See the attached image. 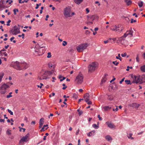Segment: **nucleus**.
<instances>
[{
  "mask_svg": "<svg viewBox=\"0 0 145 145\" xmlns=\"http://www.w3.org/2000/svg\"><path fill=\"white\" fill-rule=\"evenodd\" d=\"M53 71H45L44 72L42 71L39 74L38 79L39 80L46 79L49 78L51 77V75L53 74Z\"/></svg>",
  "mask_w": 145,
  "mask_h": 145,
  "instance_id": "nucleus-1",
  "label": "nucleus"
},
{
  "mask_svg": "<svg viewBox=\"0 0 145 145\" xmlns=\"http://www.w3.org/2000/svg\"><path fill=\"white\" fill-rule=\"evenodd\" d=\"M98 66V63L97 62H93L89 64L88 66V72H91L95 71V69Z\"/></svg>",
  "mask_w": 145,
  "mask_h": 145,
  "instance_id": "nucleus-2",
  "label": "nucleus"
},
{
  "mask_svg": "<svg viewBox=\"0 0 145 145\" xmlns=\"http://www.w3.org/2000/svg\"><path fill=\"white\" fill-rule=\"evenodd\" d=\"M20 27H18L16 26H15L13 27V29H10L9 31V32L13 35H16L20 32Z\"/></svg>",
  "mask_w": 145,
  "mask_h": 145,
  "instance_id": "nucleus-3",
  "label": "nucleus"
},
{
  "mask_svg": "<svg viewBox=\"0 0 145 145\" xmlns=\"http://www.w3.org/2000/svg\"><path fill=\"white\" fill-rule=\"evenodd\" d=\"M10 66L18 70H22V68L20 67V63L18 61L15 62H12Z\"/></svg>",
  "mask_w": 145,
  "mask_h": 145,
  "instance_id": "nucleus-4",
  "label": "nucleus"
},
{
  "mask_svg": "<svg viewBox=\"0 0 145 145\" xmlns=\"http://www.w3.org/2000/svg\"><path fill=\"white\" fill-rule=\"evenodd\" d=\"M88 45L87 43L82 44L76 47V49L79 52H82L86 49Z\"/></svg>",
  "mask_w": 145,
  "mask_h": 145,
  "instance_id": "nucleus-5",
  "label": "nucleus"
},
{
  "mask_svg": "<svg viewBox=\"0 0 145 145\" xmlns=\"http://www.w3.org/2000/svg\"><path fill=\"white\" fill-rule=\"evenodd\" d=\"M126 37L125 36L123 35L121 37L119 38H118V39L117 40V43L125 45L126 43L127 42V41L125 39Z\"/></svg>",
  "mask_w": 145,
  "mask_h": 145,
  "instance_id": "nucleus-6",
  "label": "nucleus"
},
{
  "mask_svg": "<svg viewBox=\"0 0 145 145\" xmlns=\"http://www.w3.org/2000/svg\"><path fill=\"white\" fill-rule=\"evenodd\" d=\"M83 77L82 74L80 73L77 76L76 81L78 84H81L83 81Z\"/></svg>",
  "mask_w": 145,
  "mask_h": 145,
  "instance_id": "nucleus-7",
  "label": "nucleus"
},
{
  "mask_svg": "<svg viewBox=\"0 0 145 145\" xmlns=\"http://www.w3.org/2000/svg\"><path fill=\"white\" fill-rule=\"evenodd\" d=\"M71 10L70 8H66L64 10V14L65 16L66 17L71 16L70 14Z\"/></svg>",
  "mask_w": 145,
  "mask_h": 145,
  "instance_id": "nucleus-8",
  "label": "nucleus"
},
{
  "mask_svg": "<svg viewBox=\"0 0 145 145\" xmlns=\"http://www.w3.org/2000/svg\"><path fill=\"white\" fill-rule=\"evenodd\" d=\"M133 78V80L132 83H135L136 84H140V76L134 75Z\"/></svg>",
  "mask_w": 145,
  "mask_h": 145,
  "instance_id": "nucleus-9",
  "label": "nucleus"
},
{
  "mask_svg": "<svg viewBox=\"0 0 145 145\" xmlns=\"http://www.w3.org/2000/svg\"><path fill=\"white\" fill-rule=\"evenodd\" d=\"M88 20L93 21L95 19H97L98 18V17L96 15H93L91 16H88Z\"/></svg>",
  "mask_w": 145,
  "mask_h": 145,
  "instance_id": "nucleus-10",
  "label": "nucleus"
},
{
  "mask_svg": "<svg viewBox=\"0 0 145 145\" xmlns=\"http://www.w3.org/2000/svg\"><path fill=\"white\" fill-rule=\"evenodd\" d=\"M133 31L132 30V29L131 28L129 30L127 31L126 33H125L124 35V36H125L126 37L128 35H130L131 36H133Z\"/></svg>",
  "mask_w": 145,
  "mask_h": 145,
  "instance_id": "nucleus-11",
  "label": "nucleus"
},
{
  "mask_svg": "<svg viewBox=\"0 0 145 145\" xmlns=\"http://www.w3.org/2000/svg\"><path fill=\"white\" fill-rule=\"evenodd\" d=\"M123 29L122 26L120 25H116V31H118L120 32H121L123 30Z\"/></svg>",
  "mask_w": 145,
  "mask_h": 145,
  "instance_id": "nucleus-12",
  "label": "nucleus"
},
{
  "mask_svg": "<svg viewBox=\"0 0 145 145\" xmlns=\"http://www.w3.org/2000/svg\"><path fill=\"white\" fill-rule=\"evenodd\" d=\"M29 134L28 133L25 136L23 137L20 140L23 142H26L28 141L27 138L29 137Z\"/></svg>",
  "mask_w": 145,
  "mask_h": 145,
  "instance_id": "nucleus-13",
  "label": "nucleus"
},
{
  "mask_svg": "<svg viewBox=\"0 0 145 145\" xmlns=\"http://www.w3.org/2000/svg\"><path fill=\"white\" fill-rule=\"evenodd\" d=\"M20 67L22 68V70L26 69L28 67V66L25 63H20Z\"/></svg>",
  "mask_w": 145,
  "mask_h": 145,
  "instance_id": "nucleus-14",
  "label": "nucleus"
},
{
  "mask_svg": "<svg viewBox=\"0 0 145 145\" xmlns=\"http://www.w3.org/2000/svg\"><path fill=\"white\" fill-rule=\"evenodd\" d=\"M140 105L137 104L135 103H133L129 105V106L131 107H134L137 108H138Z\"/></svg>",
  "mask_w": 145,
  "mask_h": 145,
  "instance_id": "nucleus-15",
  "label": "nucleus"
},
{
  "mask_svg": "<svg viewBox=\"0 0 145 145\" xmlns=\"http://www.w3.org/2000/svg\"><path fill=\"white\" fill-rule=\"evenodd\" d=\"M106 123L108 126L110 128H113L114 127V125L113 123L109 121H107Z\"/></svg>",
  "mask_w": 145,
  "mask_h": 145,
  "instance_id": "nucleus-16",
  "label": "nucleus"
},
{
  "mask_svg": "<svg viewBox=\"0 0 145 145\" xmlns=\"http://www.w3.org/2000/svg\"><path fill=\"white\" fill-rule=\"evenodd\" d=\"M107 95L108 96L107 97V99L110 101L113 100L115 97V96L113 95Z\"/></svg>",
  "mask_w": 145,
  "mask_h": 145,
  "instance_id": "nucleus-17",
  "label": "nucleus"
},
{
  "mask_svg": "<svg viewBox=\"0 0 145 145\" xmlns=\"http://www.w3.org/2000/svg\"><path fill=\"white\" fill-rule=\"evenodd\" d=\"M44 119L43 118H41L40 119L39 121V128L40 129L41 128L42 125L44 124Z\"/></svg>",
  "mask_w": 145,
  "mask_h": 145,
  "instance_id": "nucleus-18",
  "label": "nucleus"
},
{
  "mask_svg": "<svg viewBox=\"0 0 145 145\" xmlns=\"http://www.w3.org/2000/svg\"><path fill=\"white\" fill-rule=\"evenodd\" d=\"M9 86L8 85L4 84L1 87V89L2 90H5L8 88H9Z\"/></svg>",
  "mask_w": 145,
  "mask_h": 145,
  "instance_id": "nucleus-19",
  "label": "nucleus"
},
{
  "mask_svg": "<svg viewBox=\"0 0 145 145\" xmlns=\"http://www.w3.org/2000/svg\"><path fill=\"white\" fill-rule=\"evenodd\" d=\"M145 78L144 76V77L140 76V84L145 82Z\"/></svg>",
  "mask_w": 145,
  "mask_h": 145,
  "instance_id": "nucleus-20",
  "label": "nucleus"
},
{
  "mask_svg": "<svg viewBox=\"0 0 145 145\" xmlns=\"http://www.w3.org/2000/svg\"><path fill=\"white\" fill-rule=\"evenodd\" d=\"M124 1L127 6L130 5L132 2L131 0H124Z\"/></svg>",
  "mask_w": 145,
  "mask_h": 145,
  "instance_id": "nucleus-21",
  "label": "nucleus"
},
{
  "mask_svg": "<svg viewBox=\"0 0 145 145\" xmlns=\"http://www.w3.org/2000/svg\"><path fill=\"white\" fill-rule=\"evenodd\" d=\"M105 139L107 140L108 141H110V140H112V138L109 135H107L105 137Z\"/></svg>",
  "mask_w": 145,
  "mask_h": 145,
  "instance_id": "nucleus-22",
  "label": "nucleus"
},
{
  "mask_svg": "<svg viewBox=\"0 0 145 145\" xmlns=\"http://www.w3.org/2000/svg\"><path fill=\"white\" fill-rule=\"evenodd\" d=\"M83 1V0H74V1L76 4L79 5Z\"/></svg>",
  "mask_w": 145,
  "mask_h": 145,
  "instance_id": "nucleus-23",
  "label": "nucleus"
},
{
  "mask_svg": "<svg viewBox=\"0 0 145 145\" xmlns=\"http://www.w3.org/2000/svg\"><path fill=\"white\" fill-rule=\"evenodd\" d=\"M138 5L140 8H141L143 5V2L142 1H140L138 2Z\"/></svg>",
  "mask_w": 145,
  "mask_h": 145,
  "instance_id": "nucleus-24",
  "label": "nucleus"
},
{
  "mask_svg": "<svg viewBox=\"0 0 145 145\" xmlns=\"http://www.w3.org/2000/svg\"><path fill=\"white\" fill-rule=\"evenodd\" d=\"M140 69L142 71L145 72V65L141 66Z\"/></svg>",
  "mask_w": 145,
  "mask_h": 145,
  "instance_id": "nucleus-25",
  "label": "nucleus"
},
{
  "mask_svg": "<svg viewBox=\"0 0 145 145\" xmlns=\"http://www.w3.org/2000/svg\"><path fill=\"white\" fill-rule=\"evenodd\" d=\"M11 130L8 129L6 131V134L8 135H10L11 134Z\"/></svg>",
  "mask_w": 145,
  "mask_h": 145,
  "instance_id": "nucleus-26",
  "label": "nucleus"
},
{
  "mask_svg": "<svg viewBox=\"0 0 145 145\" xmlns=\"http://www.w3.org/2000/svg\"><path fill=\"white\" fill-rule=\"evenodd\" d=\"M125 82L128 85L131 84L132 83H131V81L130 80H125Z\"/></svg>",
  "mask_w": 145,
  "mask_h": 145,
  "instance_id": "nucleus-27",
  "label": "nucleus"
},
{
  "mask_svg": "<svg viewBox=\"0 0 145 145\" xmlns=\"http://www.w3.org/2000/svg\"><path fill=\"white\" fill-rule=\"evenodd\" d=\"M93 127L95 129H98L99 128V126L95 124H94L92 125Z\"/></svg>",
  "mask_w": 145,
  "mask_h": 145,
  "instance_id": "nucleus-28",
  "label": "nucleus"
},
{
  "mask_svg": "<svg viewBox=\"0 0 145 145\" xmlns=\"http://www.w3.org/2000/svg\"><path fill=\"white\" fill-rule=\"evenodd\" d=\"M84 98H89V95L88 93H87L85 94L84 96Z\"/></svg>",
  "mask_w": 145,
  "mask_h": 145,
  "instance_id": "nucleus-29",
  "label": "nucleus"
},
{
  "mask_svg": "<svg viewBox=\"0 0 145 145\" xmlns=\"http://www.w3.org/2000/svg\"><path fill=\"white\" fill-rule=\"evenodd\" d=\"M116 58L117 59H120L121 61V57L120 56V54H118V56H116Z\"/></svg>",
  "mask_w": 145,
  "mask_h": 145,
  "instance_id": "nucleus-30",
  "label": "nucleus"
},
{
  "mask_svg": "<svg viewBox=\"0 0 145 145\" xmlns=\"http://www.w3.org/2000/svg\"><path fill=\"white\" fill-rule=\"evenodd\" d=\"M29 0H27L26 1H25V0H24V1H22V0H19V3H24V2H27V1H28Z\"/></svg>",
  "mask_w": 145,
  "mask_h": 145,
  "instance_id": "nucleus-31",
  "label": "nucleus"
},
{
  "mask_svg": "<svg viewBox=\"0 0 145 145\" xmlns=\"http://www.w3.org/2000/svg\"><path fill=\"white\" fill-rule=\"evenodd\" d=\"M111 108V107H110L109 106H106L104 108L105 110H108L110 109Z\"/></svg>",
  "mask_w": 145,
  "mask_h": 145,
  "instance_id": "nucleus-32",
  "label": "nucleus"
},
{
  "mask_svg": "<svg viewBox=\"0 0 145 145\" xmlns=\"http://www.w3.org/2000/svg\"><path fill=\"white\" fill-rule=\"evenodd\" d=\"M14 12V14L15 15L16 14V12H18L19 11L18 9V8H15L13 10Z\"/></svg>",
  "mask_w": 145,
  "mask_h": 145,
  "instance_id": "nucleus-33",
  "label": "nucleus"
},
{
  "mask_svg": "<svg viewBox=\"0 0 145 145\" xmlns=\"http://www.w3.org/2000/svg\"><path fill=\"white\" fill-rule=\"evenodd\" d=\"M132 135V133H130L129 134H128V135L127 137L129 138H131V139H133V138L131 137Z\"/></svg>",
  "mask_w": 145,
  "mask_h": 145,
  "instance_id": "nucleus-34",
  "label": "nucleus"
},
{
  "mask_svg": "<svg viewBox=\"0 0 145 145\" xmlns=\"http://www.w3.org/2000/svg\"><path fill=\"white\" fill-rule=\"evenodd\" d=\"M116 25H115L114 26H113L112 28L110 29L111 30L114 31H116Z\"/></svg>",
  "mask_w": 145,
  "mask_h": 145,
  "instance_id": "nucleus-35",
  "label": "nucleus"
},
{
  "mask_svg": "<svg viewBox=\"0 0 145 145\" xmlns=\"http://www.w3.org/2000/svg\"><path fill=\"white\" fill-rule=\"evenodd\" d=\"M18 128L20 129V131H22V129H23V132H25V128H22L21 127H19Z\"/></svg>",
  "mask_w": 145,
  "mask_h": 145,
  "instance_id": "nucleus-36",
  "label": "nucleus"
},
{
  "mask_svg": "<svg viewBox=\"0 0 145 145\" xmlns=\"http://www.w3.org/2000/svg\"><path fill=\"white\" fill-rule=\"evenodd\" d=\"M77 111L78 112L79 115H81L83 113L82 111H81L80 110V109H78L77 110Z\"/></svg>",
  "mask_w": 145,
  "mask_h": 145,
  "instance_id": "nucleus-37",
  "label": "nucleus"
},
{
  "mask_svg": "<svg viewBox=\"0 0 145 145\" xmlns=\"http://www.w3.org/2000/svg\"><path fill=\"white\" fill-rule=\"evenodd\" d=\"M73 97L75 99H76L78 98V95L75 93H74L73 94Z\"/></svg>",
  "mask_w": 145,
  "mask_h": 145,
  "instance_id": "nucleus-38",
  "label": "nucleus"
},
{
  "mask_svg": "<svg viewBox=\"0 0 145 145\" xmlns=\"http://www.w3.org/2000/svg\"><path fill=\"white\" fill-rule=\"evenodd\" d=\"M136 61L138 62H139V58L138 57V55L137 54V57H136Z\"/></svg>",
  "mask_w": 145,
  "mask_h": 145,
  "instance_id": "nucleus-39",
  "label": "nucleus"
},
{
  "mask_svg": "<svg viewBox=\"0 0 145 145\" xmlns=\"http://www.w3.org/2000/svg\"><path fill=\"white\" fill-rule=\"evenodd\" d=\"M3 75H4V74L3 73H2L0 74V82L1 81L2 78H3Z\"/></svg>",
  "mask_w": 145,
  "mask_h": 145,
  "instance_id": "nucleus-40",
  "label": "nucleus"
},
{
  "mask_svg": "<svg viewBox=\"0 0 145 145\" xmlns=\"http://www.w3.org/2000/svg\"><path fill=\"white\" fill-rule=\"evenodd\" d=\"M112 63L116 66H117L119 64V62H117L116 61H113Z\"/></svg>",
  "mask_w": 145,
  "mask_h": 145,
  "instance_id": "nucleus-41",
  "label": "nucleus"
},
{
  "mask_svg": "<svg viewBox=\"0 0 145 145\" xmlns=\"http://www.w3.org/2000/svg\"><path fill=\"white\" fill-rule=\"evenodd\" d=\"M7 110L10 115H12L13 114V112H12L11 110H10L9 109H8Z\"/></svg>",
  "mask_w": 145,
  "mask_h": 145,
  "instance_id": "nucleus-42",
  "label": "nucleus"
},
{
  "mask_svg": "<svg viewBox=\"0 0 145 145\" xmlns=\"http://www.w3.org/2000/svg\"><path fill=\"white\" fill-rule=\"evenodd\" d=\"M5 7V6L3 5V4L0 2V8H4Z\"/></svg>",
  "mask_w": 145,
  "mask_h": 145,
  "instance_id": "nucleus-43",
  "label": "nucleus"
},
{
  "mask_svg": "<svg viewBox=\"0 0 145 145\" xmlns=\"http://www.w3.org/2000/svg\"><path fill=\"white\" fill-rule=\"evenodd\" d=\"M92 132H93L94 133L95 132V131L94 130L92 131L91 132H89V133H88V136L90 137L91 135H92V134L91 133Z\"/></svg>",
  "mask_w": 145,
  "mask_h": 145,
  "instance_id": "nucleus-44",
  "label": "nucleus"
},
{
  "mask_svg": "<svg viewBox=\"0 0 145 145\" xmlns=\"http://www.w3.org/2000/svg\"><path fill=\"white\" fill-rule=\"evenodd\" d=\"M51 57V54L50 52H48V55L47 56V57L49 58Z\"/></svg>",
  "mask_w": 145,
  "mask_h": 145,
  "instance_id": "nucleus-45",
  "label": "nucleus"
},
{
  "mask_svg": "<svg viewBox=\"0 0 145 145\" xmlns=\"http://www.w3.org/2000/svg\"><path fill=\"white\" fill-rule=\"evenodd\" d=\"M67 44V43L66 41H64L63 42V43H62V45L64 46H65Z\"/></svg>",
  "mask_w": 145,
  "mask_h": 145,
  "instance_id": "nucleus-46",
  "label": "nucleus"
},
{
  "mask_svg": "<svg viewBox=\"0 0 145 145\" xmlns=\"http://www.w3.org/2000/svg\"><path fill=\"white\" fill-rule=\"evenodd\" d=\"M6 92V91L5 90H1L0 91V93L2 94H4Z\"/></svg>",
  "mask_w": 145,
  "mask_h": 145,
  "instance_id": "nucleus-47",
  "label": "nucleus"
},
{
  "mask_svg": "<svg viewBox=\"0 0 145 145\" xmlns=\"http://www.w3.org/2000/svg\"><path fill=\"white\" fill-rule=\"evenodd\" d=\"M106 78H105V77L104 78H103L102 80L101 81V83H103V82H104L106 81Z\"/></svg>",
  "mask_w": 145,
  "mask_h": 145,
  "instance_id": "nucleus-48",
  "label": "nucleus"
},
{
  "mask_svg": "<svg viewBox=\"0 0 145 145\" xmlns=\"http://www.w3.org/2000/svg\"><path fill=\"white\" fill-rule=\"evenodd\" d=\"M24 142H23L22 140H20L19 142V144L20 145H21L22 144H24Z\"/></svg>",
  "mask_w": 145,
  "mask_h": 145,
  "instance_id": "nucleus-49",
  "label": "nucleus"
},
{
  "mask_svg": "<svg viewBox=\"0 0 145 145\" xmlns=\"http://www.w3.org/2000/svg\"><path fill=\"white\" fill-rule=\"evenodd\" d=\"M11 22L10 20H9L8 22H7V26H9L10 24L9 23Z\"/></svg>",
  "mask_w": 145,
  "mask_h": 145,
  "instance_id": "nucleus-50",
  "label": "nucleus"
},
{
  "mask_svg": "<svg viewBox=\"0 0 145 145\" xmlns=\"http://www.w3.org/2000/svg\"><path fill=\"white\" fill-rule=\"evenodd\" d=\"M85 101L86 102H87L88 101H89V98H85L84 99Z\"/></svg>",
  "mask_w": 145,
  "mask_h": 145,
  "instance_id": "nucleus-51",
  "label": "nucleus"
},
{
  "mask_svg": "<svg viewBox=\"0 0 145 145\" xmlns=\"http://www.w3.org/2000/svg\"><path fill=\"white\" fill-rule=\"evenodd\" d=\"M136 22V20H134L133 19H131V23H132L133 22Z\"/></svg>",
  "mask_w": 145,
  "mask_h": 145,
  "instance_id": "nucleus-52",
  "label": "nucleus"
},
{
  "mask_svg": "<svg viewBox=\"0 0 145 145\" xmlns=\"http://www.w3.org/2000/svg\"><path fill=\"white\" fill-rule=\"evenodd\" d=\"M126 55H127V54H126V53H124L123 54H121V56L122 57H125L126 56Z\"/></svg>",
  "mask_w": 145,
  "mask_h": 145,
  "instance_id": "nucleus-53",
  "label": "nucleus"
},
{
  "mask_svg": "<svg viewBox=\"0 0 145 145\" xmlns=\"http://www.w3.org/2000/svg\"><path fill=\"white\" fill-rule=\"evenodd\" d=\"M24 33L22 34V35H18V37H21L22 36V38L23 39L24 38Z\"/></svg>",
  "mask_w": 145,
  "mask_h": 145,
  "instance_id": "nucleus-54",
  "label": "nucleus"
},
{
  "mask_svg": "<svg viewBox=\"0 0 145 145\" xmlns=\"http://www.w3.org/2000/svg\"><path fill=\"white\" fill-rule=\"evenodd\" d=\"M129 68H130L131 69H132L133 68V67H129V66H128L127 67V69H126L127 71H128L129 70Z\"/></svg>",
  "mask_w": 145,
  "mask_h": 145,
  "instance_id": "nucleus-55",
  "label": "nucleus"
},
{
  "mask_svg": "<svg viewBox=\"0 0 145 145\" xmlns=\"http://www.w3.org/2000/svg\"><path fill=\"white\" fill-rule=\"evenodd\" d=\"M118 39V38H114L112 39V40L114 42L116 41L117 42V40Z\"/></svg>",
  "mask_w": 145,
  "mask_h": 145,
  "instance_id": "nucleus-56",
  "label": "nucleus"
},
{
  "mask_svg": "<svg viewBox=\"0 0 145 145\" xmlns=\"http://www.w3.org/2000/svg\"><path fill=\"white\" fill-rule=\"evenodd\" d=\"M97 117L99 118V120H102V119L100 117V115H98Z\"/></svg>",
  "mask_w": 145,
  "mask_h": 145,
  "instance_id": "nucleus-57",
  "label": "nucleus"
},
{
  "mask_svg": "<svg viewBox=\"0 0 145 145\" xmlns=\"http://www.w3.org/2000/svg\"><path fill=\"white\" fill-rule=\"evenodd\" d=\"M124 79H125V78H122L120 81V84H121L122 83V82H123L124 81Z\"/></svg>",
  "mask_w": 145,
  "mask_h": 145,
  "instance_id": "nucleus-58",
  "label": "nucleus"
},
{
  "mask_svg": "<svg viewBox=\"0 0 145 145\" xmlns=\"http://www.w3.org/2000/svg\"><path fill=\"white\" fill-rule=\"evenodd\" d=\"M24 120L26 122H27L28 121L27 118V117H25L24 118Z\"/></svg>",
  "mask_w": 145,
  "mask_h": 145,
  "instance_id": "nucleus-59",
  "label": "nucleus"
},
{
  "mask_svg": "<svg viewBox=\"0 0 145 145\" xmlns=\"http://www.w3.org/2000/svg\"><path fill=\"white\" fill-rule=\"evenodd\" d=\"M44 128L45 127H42V128L40 130V132H42V131H45Z\"/></svg>",
  "mask_w": 145,
  "mask_h": 145,
  "instance_id": "nucleus-60",
  "label": "nucleus"
},
{
  "mask_svg": "<svg viewBox=\"0 0 145 145\" xmlns=\"http://www.w3.org/2000/svg\"><path fill=\"white\" fill-rule=\"evenodd\" d=\"M48 66L49 67L51 68L52 67V64L50 63H49L48 64Z\"/></svg>",
  "mask_w": 145,
  "mask_h": 145,
  "instance_id": "nucleus-61",
  "label": "nucleus"
},
{
  "mask_svg": "<svg viewBox=\"0 0 145 145\" xmlns=\"http://www.w3.org/2000/svg\"><path fill=\"white\" fill-rule=\"evenodd\" d=\"M12 97V95H8L7 96V98H9L10 97Z\"/></svg>",
  "mask_w": 145,
  "mask_h": 145,
  "instance_id": "nucleus-62",
  "label": "nucleus"
},
{
  "mask_svg": "<svg viewBox=\"0 0 145 145\" xmlns=\"http://www.w3.org/2000/svg\"><path fill=\"white\" fill-rule=\"evenodd\" d=\"M90 33V32L88 30H86V33L87 34H89Z\"/></svg>",
  "mask_w": 145,
  "mask_h": 145,
  "instance_id": "nucleus-63",
  "label": "nucleus"
},
{
  "mask_svg": "<svg viewBox=\"0 0 145 145\" xmlns=\"http://www.w3.org/2000/svg\"><path fill=\"white\" fill-rule=\"evenodd\" d=\"M62 78H63L62 79H60V81L61 82V81H63V80H64L66 78L65 77H63Z\"/></svg>",
  "mask_w": 145,
  "mask_h": 145,
  "instance_id": "nucleus-64",
  "label": "nucleus"
}]
</instances>
